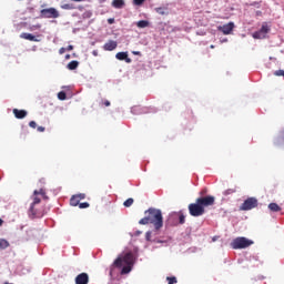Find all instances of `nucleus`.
<instances>
[{
  "instance_id": "obj_1",
  "label": "nucleus",
  "mask_w": 284,
  "mask_h": 284,
  "mask_svg": "<svg viewBox=\"0 0 284 284\" xmlns=\"http://www.w3.org/2000/svg\"><path fill=\"white\" fill-rule=\"evenodd\" d=\"M145 216L139 221L140 225H154L155 230L163 227V213L159 209L151 207L144 212Z\"/></svg>"
},
{
  "instance_id": "obj_2",
  "label": "nucleus",
  "mask_w": 284,
  "mask_h": 284,
  "mask_svg": "<svg viewBox=\"0 0 284 284\" xmlns=\"http://www.w3.org/2000/svg\"><path fill=\"white\" fill-rule=\"evenodd\" d=\"M134 265V254L132 252L120 255L113 262L112 267L121 270V274H130L132 272V266Z\"/></svg>"
},
{
  "instance_id": "obj_3",
  "label": "nucleus",
  "mask_w": 284,
  "mask_h": 284,
  "mask_svg": "<svg viewBox=\"0 0 284 284\" xmlns=\"http://www.w3.org/2000/svg\"><path fill=\"white\" fill-rule=\"evenodd\" d=\"M250 245H254V242L246 237H236L231 242V247L233 250H245L250 247Z\"/></svg>"
},
{
  "instance_id": "obj_4",
  "label": "nucleus",
  "mask_w": 284,
  "mask_h": 284,
  "mask_svg": "<svg viewBox=\"0 0 284 284\" xmlns=\"http://www.w3.org/2000/svg\"><path fill=\"white\" fill-rule=\"evenodd\" d=\"M254 207H258V200L256 197L246 199L240 206L242 212H248L250 210H254Z\"/></svg>"
},
{
  "instance_id": "obj_5",
  "label": "nucleus",
  "mask_w": 284,
  "mask_h": 284,
  "mask_svg": "<svg viewBox=\"0 0 284 284\" xmlns=\"http://www.w3.org/2000/svg\"><path fill=\"white\" fill-rule=\"evenodd\" d=\"M189 214L194 217L203 216V214H205V209L200 206L195 200V203L189 204Z\"/></svg>"
},
{
  "instance_id": "obj_6",
  "label": "nucleus",
  "mask_w": 284,
  "mask_h": 284,
  "mask_svg": "<svg viewBox=\"0 0 284 284\" xmlns=\"http://www.w3.org/2000/svg\"><path fill=\"white\" fill-rule=\"evenodd\" d=\"M195 201L200 204V207H203V210H205V207H210L214 205L216 199L212 195H207V196L197 197Z\"/></svg>"
},
{
  "instance_id": "obj_7",
  "label": "nucleus",
  "mask_w": 284,
  "mask_h": 284,
  "mask_svg": "<svg viewBox=\"0 0 284 284\" xmlns=\"http://www.w3.org/2000/svg\"><path fill=\"white\" fill-rule=\"evenodd\" d=\"M41 19H59L60 14L55 8L42 9L40 11Z\"/></svg>"
},
{
  "instance_id": "obj_8",
  "label": "nucleus",
  "mask_w": 284,
  "mask_h": 284,
  "mask_svg": "<svg viewBox=\"0 0 284 284\" xmlns=\"http://www.w3.org/2000/svg\"><path fill=\"white\" fill-rule=\"evenodd\" d=\"M268 32H270V27L267 26V23H263L261 29L253 33V39H265Z\"/></svg>"
},
{
  "instance_id": "obj_9",
  "label": "nucleus",
  "mask_w": 284,
  "mask_h": 284,
  "mask_svg": "<svg viewBox=\"0 0 284 284\" xmlns=\"http://www.w3.org/2000/svg\"><path fill=\"white\" fill-rule=\"evenodd\" d=\"M220 32H223V34H232V31L234 30V22H229L222 27H219Z\"/></svg>"
},
{
  "instance_id": "obj_10",
  "label": "nucleus",
  "mask_w": 284,
  "mask_h": 284,
  "mask_svg": "<svg viewBox=\"0 0 284 284\" xmlns=\"http://www.w3.org/2000/svg\"><path fill=\"white\" fill-rule=\"evenodd\" d=\"M90 283V276L88 273H81L75 277V284H88Z\"/></svg>"
},
{
  "instance_id": "obj_11",
  "label": "nucleus",
  "mask_w": 284,
  "mask_h": 284,
  "mask_svg": "<svg viewBox=\"0 0 284 284\" xmlns=\"http://www.w3.org/2000/svg\"><path fill=\"white\" fill-rule=\"evenodd\" d=\"M118 45L119 44L116 43V41L109 40L106 43H104L103 50H105L106 52H112V50H116Z\"/></svg>"
},
{
  "instance_id": "obj_12",
  "label": "nucleus",
  "mask_w": 284,
  "mask_h": 284,
  "mask_svg": "<svg viewBox=\"0 0 284 284\" xmlns=\"http://www.w3.org/2000/svg\"><path fill=\"white\" fill-rule=\"evenodd\" d=\"M32 199H33V202L31 203L30 212L31 214L36 215L37 211L34 210V205H39V203H41V197H39L38 194L33 193Z\"/></svg>"
},
{
  "instance_id": "obj_13",
  "label": "nucleus",
  "mask_w": 284,
  "mask_h": 284,
  "mask_svg": "<svg viewBox=\"0 0 284 284\" xmlns=\"http://www.w3.org/2000/svg\"><path fill=\"white\" fill-rule=\"evenodd\" d=\"M115 59H118V61H125L126 63H132V59L128 57V52H118L115 54Z\"/></svg>"
},
{
  "instance_id": "obj_14",
  "label": "nucleus",
  "mask_w": 284,
  "mask_h": 284,
  "mask_svg": "<svg viewBox=\"0 0 284 284\" xmlns=\"http://www.w3.org/2000/svg\"><path fill=\"white\" fill-rule=\"evenodd\" d=\"M13 114L16 119H26L28 116V111L13 109Z\"/></svg>"
},
{
  "instance_id": "obj_15",
  "label": "nucleus",
  "mask_w": 284,
  "mask_h": 284,
  "mask_svg": "<svg viewBox=\"0 0 284 284\" xmlns=\"http://www.w3.org/2000/svg\"><path fill=\"white\" fill-rule=\"evenodd\" d=\"M111 6L112 8H115V10H122L125 6V0H112Z\"/></svg>"
},
{
  "instance_id": "obj_16",
  "label": "nucleus",
  "mask_w": 284,
  "mask_h": 284,
  "mask_svg": "<svg viewBox=\"0 0 284 284\" xmlns=\"http://www.w3.org/2000/svg\"><path fill=\"white\" fill-rule=\"evenodd\" d=\"M20 37L21 39H26L27 41H38L32 33H21Z\"/></svg>"
},
{
  "instance_id": "obj_17",
  "label": "nucleus",
  "mask_w": 284,
  "mask_h": 284,
  "mask_svg": "<svg viewBox=\"0 0 284 284\" xmlns=\"http://www.w3.org/2000/svg\"><path fill=\"white\" fill-rule=\"evenodd\" d=\"M33 194H37L38 196L39 195L42 196V199H44V201H48V199H49L44 189H40L39 191L36 190V191H33Z\"/></svg>"
},
{
  "instance_id": "obj_18",
  "label": "nucleus",
  "mask_w": 284,
  "mask_h": 284,
  "mask_svg": "<svg viewBox=\"0 0 284 284\" xmlns=\"http://www.w3.org/2000/svg\"><path fill=\"white\" fill-rule=\"evenodd\" d=\"M81 200L79 197H77V195H73L70 199V205H72L73 207H77V205H80Z\"/></svg>"
},
{
  "instance_id": "obj_19",
  "label": "nucleus",
  "mask_w": 284,
  "mask_h": 284,
  "mask_svg": "<svg viewBox=\"0 0 284 284\" xmlns=\"http://www.w3.org/2000/svg\"><path fill=\"white\" fill-rule=\"evenodd\" d=\"M268 210H270V212H281V207L276 204V203H270L268 204Z\"/></svg>"
},
{
  "instance_id": "obj_20",
  "label": "nucleus",
  "mask_w": 284,
  "mask_h": 284,
  "mask_svg": "<svg viewBox=\"0 0 284 284\" xmlns=\"http://www.w3.org/2000/svg\"><path fill=\"white\" fill-rule=\"evenodd\" d=\"M68 70H77V68H79V61L73 60L71 62L68 63Z\"/></svg>"
},
{
  "instance_id": "obj_21",
  "label": "nucleus",
  "mask_w": 284,
  "mask_h": 284,
  "mask_svg": "<svg viewBox=\"0 0 284 284\" xmlns=\"http://www.w3.org/2000/svg\"><path fill=\"white\" fill-rule=\"evenodd\" d=\"M7 247H10V242L4 239H0V250H7Z\"/></svg>"
},
{
  "instance_id": "obj_22",
  "label": "nucleus",
  "mask_w": 284,
  "mask_h": 284,
  "mask_svg": "<svg viewBox=\"0 0 284 284\" xmlns=\"http://www.w3.org/2000/svg\"><path fill=\"white\" fill-rule=\"evenodd\" d=\"M176 214H178V216H179V223H180V225L185 224V214H183L182 211L178 212Z\"/></svg>"
},
{
  "instance_id": "obj_23",
  "label": "nucleus",
  "mask_w": 284,
  "mask_h": 284,
  "mask_svg": "<svg viewBox=\"0 0 284 284\" xmlns=\"http://www.w3.org/2000/svg\"><path fill=\"white\" fill-rule=\"evenodd\" d=\"M138 28H148V26H150V22H148V20H140L136 23Z\"/></svg>"
},
{
  "instance_id": "obj_24",
  "label": "nucleus",
  "mask_w": 284,
  "mask_h": 284,
  "mask_svg": "<svg viewBox=\"0 0 284 284\" xmlns=\"http://www.w3.org/2000/svg\"><path fill=\"white\" fill-rule=\"evenodd\" d=\"M134 204V199L129 197L126 201H124L123 205L124 207H132V205Z\"/></svg>"
},
{
  "instance_id": "obj_25",
  "label": "nucleus",
  "mask_w": 284,
  "mask_h": 284,
  "mask_svg": "<svg viewBox=\"0 0 284 284\" xmlns=\"http://www.w3.org/2000/svg\"><path fill=\"white\" fill-rule=\"evenodd\" d=\"M58 99H59L60 101H65V99H68V95L65 94V91H60V92L58 93Z\"/></svg>"
},
{
  "instance_id": "obj_26",
  "label": "nucleus",
  "mask_w": 284,
  "mask_h": 284,
  "mask_svg": "<svg viewBox=\"0 0 284 284\" xmlns=\"http://www.w3.org/2000/svg\"><path fill=\"white\" fill-rule=\"evenodd\" d=\"M155 12H158V14H168V11H165L164 8L162 7H159V8H155Z\"/></svg>"
},
{
  "instance_id": "obj_27",
  "label": "nucleus",
  "mask_w": 284,
  "mask_h": 284,
  "mask_svg": "<svg viewBox=\"0 0 284 284\" xmlns=\"http://www.w3.org/2000/svg\"><path fill=\"white\" fill-rule=\"evenodd\" d=\"M80 210H85L87 207H90V203L83 202L79 204Z\"/></svg>"
},
{
  "instance_id": "obj_28",
  "label": "nucleus",
  "mask_w": 284,
  "mask_h": 284,
  "mask_svg": "<svg viewBox=\"0 0 284 284\" xmlns=\"http://www.w3.org/2000/svg\"><path fill=\"white\" fill-rule=\"evenodd\" d=\"M166 281H168L169 284H176V283H178L175 276H173V277H166Z\"/></svg>"
},
{
  "instance_id": "obj_29",
  "label": "nucleus",
  "mask_w": 284,
  "mask_h": 284,
  "mask_svg": "<svg viewBox=\"0 0 284 284\" xmlns=\"http://www.w3.org/2000/svg\"><path fill=\"white\" fill-rule=\"evenodd\" d=\"M145 3V0H133V6H143Z\"/></svg>"
},
{
  "instance_id": "obj_30",
  "label": "nucleus",
  "mask_w": 284,
  "mask_h": 284,
  "mask_svg": "<svg viewBox=\"0 0 284 284\" xmlns=\"http://www.w3.org/2000/svg\"><path fill=\"white\" fill-rule=\"evenodd\" d=\"M275 77H284V70H277L274 72Z\"/></svg>"
},
{
  "instance_id": "obj_31",
  "label": "nucleus",
  "mask_w": 284,
  "mask_h": 284,
  "mask_svg": "<svg viewBox=\"0 0 284 284\" xmlns=\"http://www.w3.org/2000/svg\"><path fill=\"white\" fill-rule=\"evenodd\" d=\"M63 10H74V7L72 4H64Z\"/></svg>"
},
{
  "instance_id": "obj_32",
  "label": "nucleus",
  "mask_w": 284,
  "mask_h": 284,
  "mask_svg": "<svg viewBox=\"0 0 284 284\" xmlns=\"http://www.w3.org/2000/svg\"><path fill=\"white\" fill-rule=\"evenodd\" d=\"M77 197H78V200H80V201H83V199H85V194H83V193H80V194H78V195H75Z\"/></svg>"
},
{
  "instance_id": "obj_33",
  "label": "nucleus",
  "mask_w": 284,
  "mask_h": 284,
  "mask_svg": "<svg viewBox=\"0 0 284 284\" xmlns=\"http://www.w3.org/2000/svg\"><path fill=\"white\" fill-rule=\"evenodd\" d=\"M29 125L34 130V129H37V122H34V121H30L29 122Z\"/></svg>"
},
{
  "instance_id": "obj_34",
  "label": "nucleus",
  "mask_w": 284,
  "mask_h": 284,
  "mask_svg": "<svg viewBox=\"0 0 284 284\" xmlns=\"http://www.w3.org/2000/svg\"><path fill=\"white\" fill-rule=\"evenodd\" d=\"M65 50H67L68 52H71V50H74V45L70 44V45L67 47Z\"/></svg>"
},
{
  "instance_id": "obj_35",
  "label": "nucleus",
  "mask_w": 284,
  "mask_h": 284,
  "mask_svg": "<svg viewBox=\"0 0 284 284\" xmlns=\"http://www.w3.org/2000/svg\"><path fill=\"white\" fill-rule=\"evenodd\" d=\"M65 52H67V49H65V48H60L59 54H65Z\"/></svg>"
},
{
  "instance_id": "obj_36",
  "label": "nucleus",
  "mask_w": 284,
  "mask_h": 284,
  "mask_svg": "<svg viewBox=\"0 0 284 284\" xmlns=\"http://www.w3.org/2000/svg\"><path fill=\"white\" fill-rule=\"evenodd\" d=\"M108 23H109L110 26H112V23H114V18H109V19H108Z\"/></svg>"
},
{
  "instance_id": "obj_37",
  "label": "nucleus",
  "mask_w": 284,
  "mask_h": 284,
  "mask_svg": "<svg viewBox=\"0 0 284 284\" xmlns=\"http://www.w3.org/2000/svg\"><path fill=\"white\" fill-rule=\"evenodd\" d=\"M38 132H45V128L44 126H38Z\"/></svg>"
},
{
  "instance_id": "obj_38",
  "label": "nucleus",
  "mask_w": 284,
  "mask_h": 284,
  "mask_svg": "<svg viewBox=\"0 0 284 284\" xmlns=\"http://www.w3.org/2000/svg\"><path fill=\"white\" fill-rule=\"evenodd\" d=\"M133 54H134L135 57H141V52H140V51H133Z\"/></svg>"
},
{
  "instance_id": "obj_39",
  "label": "nucleus",
  "mask_w": 284,
  "mask_h": 284,
  "mask_svg": "<svg viewBox=\"0 0 284 284\" xmlns=\"http://www.w3.org/2000/svg\"><path fill=\"white\" fill-rule=\"evenodd\" d=\"M105 108H110V101L105 100L104 103Z\"/></svg>"
},
{
  "instance_id": "obj_40",
  "label": "nucleus",
  "mask_w": 284,
  "mask_h": 284,
  "mask_svg": "<svg viewBox=\"0 0 284 284\" xmlns=\"http://www.w3.org/2000/svg\"><path fill=\"white\" fill-rule=\"evenodd\" d=\"M234 190H227V191H225V194H234Z\"/></svg>"
},
{
  "instance_id": "obj_41",
  "label": "nucleus",
  "mask_w": 284,
  "mask_h": 284,
  "mask_svg": "<svg viewBox=\"0 0 284 284\" xmlns=\"http://www.w3.org/2000/svg\"><path fill=\"white\" fill-rule=\"evenodd\" d=\"M263 12L262 11H256V17H262Z\"/></svg>"
},
{
  "instance_id": "obj_42",
  "label": "nucleus",
  "mask_w": 284,
  "mask_h": 284,
  "mask_svg": "<svg viewBox=\"0 0 284 284\" xmlns=\"http://www.w3.org/2000/svg\"><path fill=\"white\" fill-rule=\"evenodd\" d=\"M252 6H260V3L258 2H253Z\"/></svg>"
},
{
  "instance_id": "obj_43",
  "label": "nucleus",
  "mask_w": 284,
  "mask_h": 284,
  "mask_svg": "<svg viewBox=\"0 0 284 284\" xmlns=\"http://www.w3.org/2000/svg\"><path fill=\"white\" fill-rule=\"evenodd\" d=\"M1 225H3V220L0 219V227H1Z\"/></svg>"
},
{
  "instance_id": "obj_44",
  "label": "nucleus",
  "mask_w": 284,
  "mask_h": 284,
  "mask_svg": "<svg viewBox=\"0 0 284 284\" xmlns=\"http://www.w3.org/2000/svg\"><path fill=\"white\" fill-rule=\"evenodd\" d=\"M65 59H70V54H67V55H65Z\"/></svg>"
},
{
  "instance_id": "obj_45",
  "label": "nucleus",
  "mask_w": 284,
  "mask_h": 284,
  "mask_svg": "<svg viewBox=\"0 0 284 284\" xmlns=\"http://www.w3.org/2000/svg\"><path fill=\"white\" fill-rule=\"evenodd\" d=\"M93 55L97 57V51H93Z\"/></svg>"
},
{
  "instance_id": "obj_46",
  "label": "nucleus",
  "mask_w": 284,
  "mask_h": 284,
  "mask_svg": "<svg viewBox=\"0 0 284 284\" xmlns=\"http://www.w3.org/2000/svg\"><path fill=\"white\" fill-rule=\"evenodd\" d=\"M212 49H214V45H211Z\"/></svg>"
}]
</instances>
